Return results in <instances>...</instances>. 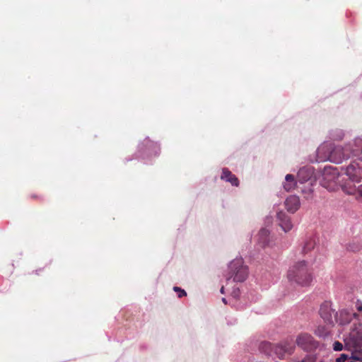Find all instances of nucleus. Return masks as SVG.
Wrapping results in <instances>:
<instances>
[{
  "instance_id": "cd10ccee",
  "label": "nucleus",
  "mask_w": 362,
  "mask_h": 362,
  "mask_svg": "<svg viewBox=\"0 0 362 362\" xmlns=\"http://www.w3.org/2000/svg\"><path fill=\"white\" fill-rule=\"evenodd\" d=\"M350 357L348 354H341L340 356L336 359V362H345Z\"/></svg>"
},
{
  "instance_id": "6ab92c4d",
  "label": "nucleus",
  "mask_w": 362,
  "mask_h": 362,
  "mask_svg": "<svg viewBox=\"0 0 362 362\" xmlns=\"http://www.w3.org/2000/svg\"><path fill=\"white\" fill-rule=\"evenodd\" d=\"M342 190L348 194H358L362 198V185L356 187V185H341Z\"/></svg>"
},
{
  "instance_id": "2eb2a0df",
  "label": "nucleus",
  "mask_w": 362,
  "mask_h": 362,
  "mask_svg": "<svg viewBox=\"0 0 362 362\" xmlns=\"http://www.w3.org/2000/svg\"><path fill=\"white\" fill-rule=\"evenodd\" d=\"M277 220L280 227L284 232L291 230L293 228V224L291 217L284 211H279L276 214Z\"/></svg>"
},
{
  "instance_id": "9b49d317",
  "label": "nucleus",
  "mask_w": 362,
  "mask_h": 362,
  "mask_svg": "<svg viewBox=\"0 0 362 362\" xmlns=\"http://www.w3.org/2000/svg\"><path fill=\"white\" fill-rule=\"evenodd\" d=\"M332 145L322 144L316 150V161L318 163L329 160L331 162V153Z\"/></svg>"
},
{
  "instance_id": "20e7f679",
  "label": "nucleus",
  "mask_w": 362,
  "mask_h": 362,
  "mask_svg": "<svg viewBox=\"0 0 362 362\" xmlns=\"http://www.w3.org/2000/svg\"><path fill=\"white\" fill-rule=\"evenodd\" d=\"M248 273V267L244 264L243 259L237 257L228 264L226 280L229 281L232 279L235 282H243L247 278Z\"/></svg>"
},
{
  "instance_id": "393cba45",
  "label": "nucleus",
  "mask_w": 362,
  "mask_h": 362,
  "mask_svg": "<svg viewBox=\"0 0 362 362\" xmlns=\"http://www.w3.org/2000/svg\"><path fill=\"white\" fill-rule=\"evenodd\" d=\"M173 290L177 293L178 298H182L187 296V292L180 287L174 286Z\"/></svg>"
},
{
  "instance_id": "423d86ee",
  "label": "nucleus",
  "mask_w": 362,
  "mask_h": 362,
  "mask_svg": "<svg viewBox=\"0 0 362 362\" xmlns=\"http://www.w3.org/2000/svg\"><path fill=\"white\" fill-rule=\"evenodd\" d=\"M355 150V139L353 143H349L344 146H337L332 148L331 162L340 164L344 160L354 157V151Z\"/></svg>"
},
{
  "instance_id": "0eeeda50",
  "label": "nucleus",
  "mask_w": 362,
  "mask_h": 362,
  "mask_svg": "<svg viewBox=\"0 0 362 362\" xmlns=\"http://www.w3.org/2000/svg\"><path fill=\"white\" fill-rule=\"evenodd\" d=\"M344 341L346 350L362 348V322L354 324L349 336L344 339Z\"/></svg>"
},
{
  "instance_id": "7c9ffc66",
  "label": "nucleus",
  "mask_w": 362,
  "mask_h": 362,
  "mask_svg": "<svg viewBox=\"0 0 362 362\" xmlns=\"http://www.w3.org/2000/svg\"><path fill=\"white\" fill-rule=\"evenodd\" d=\"M222 302H223L224 304H227L226 298H222Z\"/></svg>"
},
{
  "instance_id": "f03ea898",
  "label": "nucleus",
  "mask_w": 362,
  "mask_h": 362,
  "mask_svg": "<svg viewBox=\"0 0 362 362\" xmlns=\"http://www.w3.org/2000/svg\"><path fill=\"white\" fill-rule=\"evenodd\" d=\"M287 276L290 281H294L301 286H309L313 279L305 260L300 261L290 267Z\"/></svg>"
},
{
  "instance_id": "f8f14e48",
  "label": "nucleus",
  "mask_w": 362,
  "mask_h": 362,
  "mask_svg": "<svg viewBox=\"0 0 362 362\" xmlns=\"http://www.w3.org/2000/svg\"><path fill=\"white\" fill-rule=\"evenodd\" d=\"M315 177V170L311 165H305L299 169L297 173V181L303 184Z\"/></svg>"
},
{
  "instance_id": "6e6552de",
  "label": "nucleus",
  "mask_w": 362,
  "mask_h": 362,
  "mask_svg": "<svg viewBox=\"0 0 362 362\" xmlns=\"http://www.w3.org/2000/svg\"><path fill=\"white\" fill-rule=\"evenodd\" d=\"M294 343L291 338H287L278 344H274L273 357L283 359L286 355H291L294 350Z\"/></svg>"
},
{
  "instance_id": "a211bd4d",
  "label": "nucleus",
  "mask_w": 362,
  "mask_h": 362,
  "mask_svg": "<svg viewBox=\"0 0 362 362\" xmlns=\"http://www.w3.org/2000/svg\"><path fill=\"white\" fill-rule=\"evenodd\" d=\"M269 235L270 231L268 229L262 228L259 230L258 233V245L260 247L264 248L269 245Z\"/></svg>"
},
{
  "instance_id": "f257e3e1",
  "label": "nucleus",
  "mask_w": 362,
  "mask_h": 362,
  "mask_svg": "<svg viewBox=\"0 0 362 362\" xmlns=\"http://www.w3.org/2000/svg\"><path fill=\"white\" fill-rule=\"evenodd\" d=\"M356 160L351 161L346 167H341L344 175L347 176L349 184L355 185L362 181V136L355 139V150L354 151Z\"/></svg>"
},
{
  "instance_id": "412c9836",
  "label": "nucleus",
  "mask_w": 362,
  "mask_h": 362,
  "mask_svg": "<svg viewBox=\"0 0 362 362\" xmlns=\"http://www.w3.org/2000/svg\"><path fill=\"white\" fill-rule=\"evenodd\" d=\"M297 182L298 181L296 180L293 175L288 174L286 175L285 182L284 183L283 187L287 192H288L294 189Z\"/></svg>"
},
{
  "instance_id": "4be33fe9",
  "label": "nucleus",
  "mask_w": 362,
  "mask_h": 362,
  "mask_svg": "<svg viewBox=\"0 0 362 362\" xmlns=\"http://www.w3.org/2000/svg\"><path fill=\"white\" fill-rule=\"evenodd\" d=\"M315 334L322 339H326L330 335V332L325 326L320 325L315 330Z\"/></svg>"
},
{
  "instance_id": "b1692460",
  "label": "nucleus",
  "mask_w": 362,
  "mask_h": 362,
  "mask_svg": "<svg viewBox=\"0 0 362 362\" xmlns=\"http://www.w3.org/2000/svg\"><path fill=\"white\" fill-rule=\"evenodd\" d=\"M350 351H351L350 358L362 362V347L361 349H352V350Z\"/></svg>"
},
{
  "instance_id": "bb28decb",
  "label": "nucleus",
  "mask_w": 362,
  "mask_h": 362,
  "mask_svg": "<svg viewBox=\"0 0 362 362\" xmlns=\"http://www.w3.org/2000/svg\"><path fill=\"white\" fill-rule=\"evenodd\" d=\"M343 349H344V346L341 342H339V341H336L334 342L333 349L335 351H341L343 350Z\"/></svg>"
},
{
  "instance_id": "aec40b11",
  "label": "nucleus",
  "mask_w": 362,
  "mask_h": 362,
  "mask_svg": "<svg viewBox=\"0 0 362 362\" xmlns=\"http://www.w3.org/2000/svg\"><path fill=\"white\" fill-rule=\"evenodd\" d=\"M273 348H274V344L263 341L259 343V351L260 353L273 357Z\"/></svg>"
},
{
  "instance_id": "2f4dec72",
  "label": "nucleus",
  "mask_w": 362,
  "mask_h": 362,
  "mask_svg": "<svg viewBox=\"0 0 362 362\" xmlns=\"http://www.w3.org/2000/svg\"><path fill=\"white\" fill-rule=\"evenodd\" d=\"M220 292H221V293H224V287H223V286H222V287L221 288Z\"/></svg>"
},
{
  "instance_id": "1a4fd4ad",
  "label": "nucleus",
  "mask_w": 362,
  "mask_h": 362,
  "mask_svg": "<svg viewBox=\"0 0 362 362\" xmlns=\"http://www.w3.org/2000/svg\"><path fill=\"white\" fill-rule=\"evenodd\" d=\"M296 345L306 352L313 351L318 347V342L308 333H300L296 337Z\"/></svg>"
},
{
  "instance_id": "5701e85b",
  "label": "nucleus",
  "mask_w": 362,
  "mask_h": 362,
  "mask_svg": "<svg viewBox=\"0 0 362 362\" xmlns=\"http://www.w3.org/2000/svg\"><path fill=\"white\" fill-rule=\"evenodd\" d=\"M329 138L335 141H341L344 137V132L341 129L331 130L329 133Z\"/></svg>"
},
{
  "instance_id": "f3484780",
  "label": "nucleus",
  "mask_w": 362,
  "mask_h": 362,
  "mask_svg": "<svg viewBox=\"0 0 362 362\" xmlns=\"http://www.w3.org/2000/svg\"><path fill=\"white\" fill-rule=\"evenodd\" d=\"M221 178L235 187H238L240 183L238 178L226 168H223Z\"/></svg>"
},
{
  "instance_id": "7ed1b4c3",
  "label": "nucleus",
  "mask_w": 362,
  "mask_h": 362,
  "mask_svg": "<svg viewBox=\"0 0 362 362\" xmlns=\"http://www.w3.org/2000/svg\"><path fill=\"white\" fill-rule=\"evenodd\" d=\"M160 152V145L151 141L148 136H146L144 141L139 144L137 151L134 153V157L127 158L125 160L129 162L133 159H139L144 160L145 164H148V160H151L153 157L158 156Z\"/></svg>"
},
{
  "instance_id": "4468645a",
  "label": "nucleus",
  "mask_w": 362,
  "mask_h": 362,
  "mask_svg": "<svg viewBox=\"0 0 362 362\" xmlns=\"http://www.w3.org/2000/svg\"><path fill=\"white\" fill-rule=\"evenodd\" d=\"M352 315L357 316L356 313L351 314L346 310H341L334 314V323L337 322L339 325L344 326L350 323Z\"/></svg>"
},
{
  "instance_id": "c85d7f7f",
  "label": "nucleus",
  "mask_w": 362,
  "mask_h": 362,
  "mask_svg": "<svg viewBox=\"0 0 362 362\" xmlns=\"http://www.w3.org/2000/svg\"><path fill=\"white\" fill-rule=\"evenodd\" d=\"M347 248L349 250L356 252L360 250V245H356L355 243H352L349 244Z\"/></svg>"
},
{
  "instance_id": "ddd939ff",
  "label": "nucleus",
  "mask_w": 362,
  "mask_h": 362,
  "mask_svg": "<svg viewBox=\"0 0 362 362\" xmlns=\"http://www.w3.org/2000/svg\"><path fill=\"white\" fill-rule=\"evenodd\" d=\"M319 239L315 235L308 237L306 239L305 244L303 247L302 252L304 255L310 252V256H313V255H315L317 250H318V247H317Z\"/></svg>"
},
{
  "instance_id": "a878e982",
  "label": "nucleus",
  "mask_w": 362,
  "mask_h": 362,
  "mask_svg": "<svg viewBox=\"0 0 362 362\" xmlns=\"http://www.w3.org/2000/svg\"><path fill=\"white\" fill-rule=\"evenodd\" d=\"M315 356L307 354L302 360L297 361L296 362H315Z\"/></svg>"
},
{
  "instance_id": "c756f323",
  "label": "nucleus",
  "mask_w": 362,
  "mask_h": 362,
  "mask_svg": "<svg viewBox=\"0 0 362 362\" xmlns=\"http://www.w3.org/2000/svg\"><path fill=\"white\" fill-rule=\"evenodd\" d=\"M356 306H357V309L359 311H362V303L361 302H358L357 304H356Z\"/></svg>"
},
{
  "instance_id": "dca6fc26",
  "label": "nucleus",
  "mask_w": 362,
  "mask_h": 362,
  "mask_svg": "<svg viewBox=\"0 0 362 362\" xmlns=\"http://www.w3.org/2000/svg\"><path fill=\"white\" fill-rule=\"evenodd\" d=\"M284 204L287 211L292 214L295 213L300 205L299 197L296 195L287 197Z\"/></svg>"
},
{
  "instance_id": "39448f33",
  "label": "nucleus",
  "mask_w": 362,
  "mask_h": 362,
  "mask_svg": "<svg viewBox=\"0 0 362 362\" xmlns=\"http://www.w3.org/2000/svg\"><path fill=\"white\" fill-rule=\"evenodd\" d=\"M341 177L337 168L327 165L324 167L320 183L329 191L334 190L337 184L341 181Z\"/></svg>"
},
{
  "instance_id": "9d476101",
  "label": "nucleus",
  "mask_w": 362,
  "mask_h": 362,
  "mask_svg": "<svg viewBox=\"0 0 362 362\" xmlns=\"http://www.w3.org/2000/svg\"><path fill=\"white\" fill-rule=\"evenodd\" d=\"M336 313L335 310L332 308L331 301L325 300L320 305L319 314L327 325L334 326V314Z\"/></svg>"
}]
</instances>
